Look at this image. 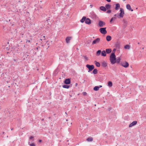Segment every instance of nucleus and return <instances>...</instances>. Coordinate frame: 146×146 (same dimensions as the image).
Returning a JSON list of instances; mask_svg holds the SVG:
<instances>
[{
    "instance_id": "1",
    "label": "nucleus",
    "mask_w": 146,
    "mask_h": 146,
    "mask_svg": "<svg viewBox=\"0 0 146 146\" xmlns=\"http://www.w3.org/2000/svg\"><path fill=\"white\" fill-rule=\"evenodd\" d=\"M110 60L111 63L112 64H113L115 63L117 64L119 63L121 60V58L120 57H117L116 59V56L110 58Z\"/></svg>"
},
{
    "instance_id": "2",
    "label": "nucleus",
    "mask_w": 146,
    "mask_h": 146,
    "mask_svg": "<svg viewBox=\"0 0 146 146\" xmlns=\"http://www.w3.org/2000/svg\"><path fill=\"white\" fill-rule=\"evenodd\" d=\"M120 13L119 14H118L117 17L119 19L120 18H122L125 14L124 11L123 9L122 8H120Z\"/></svg>"
},
{
    "instance_id": "3",
    "label": "nucleus",
    "mask_w": 146,
    "mask_h": 146,
    "mask_svg": "<svg viewBox=\"0 0 146 146\" xmlns=\"http://www.w3.org/2000/svg\"><path fill=\"white\" fill-rule=\"evenodd\" d=\"M86 66L88 69V72L92 71L94 68V66L93 65H90V64H87L86 65Z\"/></svg>"
},
{
    "instance_id": "4",
    "label": "nucleus",
    "mask_w": 146,
    "mask_h": 146,
    "mask_svg": "<svg viewBox=\"0 0 146 146\" xmlns=\"http://www.w3.org/2000/svg\"><path fill=\"white\" fill-rule=\"evenodd\" d=\"M120 64L123 67L125 68H127L129 66L128 63L126 61L121 62Z\"/></svg>"
},
{
    "instance_id": "5",
    "label": "nucleus",
    "mask_w": 146,
    "mask_h": 146,
    "mask_svg": "<svg viewBox=\"0 0 146 146\" xmlns=\"http://www.w3.org/2000/svg\"><path fill=\"white\" fill-rule=\"evenodd\" d=\"M106 28V27L101 28L99 29V31L102 34H106L107 33Z\"/></svg>"
},
{
    "instance_id": "6",
    "label": "nucleus",
    "mask_w": 146,
    "mask_h": 146,
    "mask_svg": "<svg viewBox=\"0 0 146 146\" xmlns=\"http://www.w3.org/2000/svg\"><path fill=\"white\" fill-rule=\"evenodd\" d=\"M71 78H68L65 79L64 81V84L67 85L71 83Z\"/></svg>"
},
{
    "instance_id": "7",
    "label": "nucleus",
    "mask_w": 146,
    "mask_h": 146,
    "mask_svg": "<svg viewBox=\"0 0 146 146\" xmlns=\"http://www.w3.org/2000/svg\"><path fill=\"white\" fill-rule=\"evenodd\" d=\"M90 17L94 19H96V18L97 16L94 12H92L90 13Z\"/></svg>"
},
{
    "instance_id": "8",
    "label": "nucleus",
    "mask_w": 146,
    "mask_h": 146,
    "mask_svg": "<svg viewBox=\"0 0 146 146\" xmlns=\"http://www.w3.org/2000/svg\"><path fill=\"white\" fill-rule=\"evenodd\" d=\"M106 24V23L101 20L99 21L98 25L99 27H102L104 26Z\"/></svg>"
},
{
    "instance_id": "9",
    "label": "nucleus",
    "mask_w": 146,
    "mask_h": 146,
    "mask_svg": "<svg viewBox=\"0 0 146 146\" xmlns=\"http://www.w3.org/2000/svg\"><path fill=\"white\" fill-rule=\"evenodd\" d=\"M100 41V39L99 38H97L94 40L92 42V44L93 45L94 44L98 43Z\"/></svg>"
},
{
    "instance_id": "10",
    "label": "nucleus",
    "mask_w": 146,
    "mask_h": 146,
    "mask_svg": "<svg viewBox=\"0 0 146 146\" xmlns=\"http://www.w3.org/2000/svg\"><path fill=\"white\" fill-rule=\"evenodd\" d=\"M116 50V48H114L112 51V52L111 54H110V58H111V57H114V56H116L115 54V51Z\"/></svg>"
},
{
    "instance_id": "11",
    "label": "nucleus",
    "mask_w": 146,
    "mask_h": 146,
    "mask_svg": "<svg viewBox=\"0 0 146 146\" xmlns=\"http://www.w3.org/2000/svg\"><path fill=\"white\" fill-rule=\"evenodd\" d=\"M137 121H134L131 123H130L129 125V127H131L136 125L137 123Z\"/></svg>"
},
{
    "instance_id": "12",
    "label": "nucleus",
    "mask_w": 146,
    "mask_h": 146,
    "mask_svg": "<svg viewBox=\"0 0 146 146\" xmlns=\"http://www.w3.org/2000/svg\"><path fill=\"white\" fill-rule=\"evenodd\" d=\"M85 23L86 24L90 25L91 23V20L89 18H86Z\"/></svg>"
},
{
    "instance_id": "13",
    "label": "nucleus",
    "mask_w": 146,
    "mask_h": 146,
    "mask_svg": "<svg viewBox=\"0 0 146 146\" xmlns=\"http://www.w3.org/2000/svg\"><path fill=\"white\" fill-rule=\"evenodd\" d=\"M101 66L104 68H105L107 66L106 62L105 61H103L101 63Z\"/></svg>"
},
{
    "instance_id": "14",
    "label": "nucleus",
    "mask_w": 146,
    "mask_h": 146,
    "mask_svg": "<svg viewBox=\"0 0 146 146\" xmlns=\"http://www.w3.org/2000/svg\"><path fill=\"white\" fill-rule=\"evenodd\" d=\"M72 38V37L71 36H68L66 38V43H68L70 42V40H71Z\"/></svg>"
},
{
    "instance_id": "15",
    "label": "nucleus",
    "mask_w": 146,
    "mask_h": 146,
    "mask_svg": "<svg viewBox=\"0 0 146 146\" xmlns=\"http://www.w3.org/2000/svg\"><path fill=\"white\" fill-rule=\"evenodd\" d=\"M127 9L129 10V11H133V10L131 9V6L129 4H128L126 5V6Z\"/></svg>"
},
{
    "instance_id": "16",
    "label": "nucleus",
    "mask_w": 146,
    "mask_h": 146,
    "mask_svg": "<svg viewBox=\"0 0 146 146\" xmlns=\"http://www.w3.org/2000/svg\"><path fill=\"white\" fill-rule=\"evenodd\" d=\"M100 9L101 10L103 11H106V9L105 7L103 6H102L100 7Z\"/></svg>"
},
{
    "instance_id": "17",
    "label": "nucleus",
    "mask_w": 146,
    "mask_h": 146,
    "mask_svg": "<svg viewBox=\"0 0 146 146\" xmlns=\"http://www.w3.org/2000/svg\"><path fill=\"white\" fill-rule=\"evenodd\" d=\"M120 4L118 3H116L115 4V10H118L120 8Z\"/></svg>"
},
{
    "instance_id": "18",
    "label": "nucleus",
    "mask_w": 146,
    "mask_h": 146,
    "mask_svg": "<svg viewBox=\"0 0 146 146\" xmlns=\"http://www.w3.org/2000/svg\"><path fill=\"white\" fill-rule=\"evenodd\" d=\"M86 17L84 16L82 17V19L80 20V22L82 23H83L84 22H85Z\"/></svg>"
},
{
    "instance_id": "19",
    "label": "nucleus",
    "mask_w": 146,
    "mask_h": 146,
    "mask_svg": "<svg viewBox=\"0 0 146 146\" xmlns=\"http://www.w3.org/2000/svg\"><path fill=\"white\" fill-rule=\"evenodd\" d=\"M111 39V37L110 35H108L106 36V39L108 41H110Z\"/></svg>"
},
{
    "instance_id": "20",
    "label": "nucleus",
    "mask_w": 146,
    "mask_h": 146,
    "mask_svg": "<svg viewBox=\"0 0 146 146\" xmlns=\"http://www.w3.org/2000/svg\"><path fill=\"white\" fill-rule=\"evenodd\" d=\"M106 53L108 54H110L111 52V48H107L106 50Z\"/></svg>"
},
{
    "instance_id": "21",
    "label": "nucleus",
    "mask_w": 146,
    "mask_h": 146,
    "mask_svg": "<svg viewBox=\"0 0 146 146\" xmlns=\"http://www.w3.org/2000/svg\"><path fill=\"white\" fill-rule=\"evenodd\" d=\"M62 87L63 88H66V89H68L70 87V86L68 85L67 84H64L62 85Z\"/></svg>"
},
{
    "instance_id": "22",
    "label": "nucleus",
    "mask_w": 146,
    "mask_h": 146,
    "mask_svg": "<svg viewBox=\"0 0 146 146\" xmlns=\"http://www.w3.org/2000/svg\"><path fill=\"white\" fill-rule=\"evenodd\" d=\"M115 47L117 49H119L120 44L119 43H118V42H116L115 44Z\"/></svg>"
},
{
    "instance_id": "23",
    "label": "nucleus",
    "mask_w": 146,
    "mask_h": 146,
    "mask_svg": "<svg viewBox=\"0 0 146 146\" xmlns=\"http://www.w3.org/2000/svg\"><path fill=\"white\" fill-rule=\"evenodd\" d=\"M105 7L106 9H109L111 8V5L109 4H106V5Z\"/></svg>"
},
{
    "instance_id": "24",
    "label": "nucleus",
    "mask_w": 146,
    "mask_h": 146,
    "mask_svg": "<svg viewBox=\"0 0 146 146\" xmlns=\"http://www.w3.org/2000/svg\"><path fill=\"white\" fill-rule=\"evenodd\" d=\"M106 52L105 50H103L101 52V55L103 56H106Z\"/></svg>"
},
{
    "instance_id": "25",
    "label": "nucleus",
    "mask_w": 146,
    "mask_h": 146,
    "mask_svg": "<svg viewBox=\"0 0 146 146\" xmlns=\"http://www.w3.org/2000/svg\"><path fill=\"white\" fill-rule=\"evenodd\" d=\"M45 22L46 23H47L49 25H50L51 24V23L50 21V20L49 19H47Z\"/></svg>"
},
{
    "instance_id": "26",
    "label": "nucleus",
    "mask_w": 146,
    "mask_h": 146,
    "mask_svg": "<svg viewBox=\"0 0 146 146\" xmlns=\"http://www.w3.org/2000/svg\"><path fill=\"white\" fill-rule=\"evenodd\" d=\"M94 62H95V64H96V65L97 67H99L100 66V64L99 62H98L96 61H94Z\"/></svg>"
},
{
    "instance_id": "27",
    "label": "nucleus",
    "mask_w": 146,
    "mask_h": 146,
    "mask_svg": "<svg viewBox=\"0 0 146 146\" xmlns=\"http://www.w3.org/2000/svg\"><path fill=\"white\" fill-rule=\"evenodd\" d=\"M113 85V84L111 81H108V86L109 87H111Z\"/></svg>"
},
{
    "instance_id": "28",
    "label": "nucleus",
    "mask_w": 146,
    "mask_h": 146,
    "mask_svg": "<svg viewBox=\"0 0 146 146\" xmlns=\"http://www.w3.org/2000/svg\"><path fill=\"white\" fill-rule=\"evenodd\" d=\"M98 70L96 69H94L93 71L91 73H93L94 74H96L98 73Z\"/></svg>"
},
{
    "instance_id": "29",
    "label": "nucleus",
    "mask_w": 146,
    "mask_h": 146,
    "mask_svg": "<svg viewBox=\"0 0 146 146\" xmlns=\"http://www.w3.org/2000/svg\"><path fill=\"white\" fill-rule=\"evenodd\" d=\"M86 140L88 142L92 141L93 140V138L92 137H88L87 139Z\"/></svg>"
},
{
    "instance_id": "30",
    "label": "nucleus",
    "mask_w": 146,
    "mask_h": 146,
    "mask_svg": "<svg viewBox=\"0 0 146 146\" xmlns=\"http://www.w3.org/2000/svg\"><path fill=\"white\" fill-rule=\"evenodd\" d=\"M101 51L100 50H98L96 52V55L97 56H99L100 55L101 53Z\"/></svg>"
},
{
    "instance_id": "31",
    "label": "nucleus",
    "mask_w": 146,
    "mask_h": 146,
    "mask_svg": "<svg viewBox=\"0 0 146 146\" xmlns=\"http://www.w3.org/2000/svg\"><path fill=\"white\" fill-rule=\"evenodd\" d=\"M93 90L95 91H97L98 90H99V87H98V86H95Z\"/></svg>"
},
{
    "instance_id": "32",
    "label": "nucleus",
    "mask_w": 146,
    "mask_h": 146,
    "mask_svg": "<svg viewBox=\"0 0 146 146\" xmlns=\"http://www.w3.org/2000/svg\"><path fill=\"white\" fill-rule=\"evenodd\" d=\"M28 144L30 146H36L35 144L34 143H31L29 141L28 142Z\"/></svg>"
},
{
    "instance_id": "33",
    "label": "nucleus",
    "mask_w": 146,
    "mask_h": 146,
    "mask_svg": "<svg viewBox=\"0 0 146 146\" xmlns=\"http://www.w3.org/2000/svg\"><path fill=\"white\" fill-rule=\"evenodd\" d=\"M124 48L125 49H129L130 48V46L129 45L127 44L125 46Z\"/></svg>"
},
{
    "instance_id": "34",
    "label": "nucleus",
    "mask_w": 146,
    "mask_h": 146,
    "mask_svg": "<svg viewBox=\"0 0 146 146\" xmlns=\"http://www.w3.org/2000/svg\"><path fill=\"white\" fill-rule=\"evenodd\" d=\"M116 19V17H115L112 18L110 21V22L111 23L113 20H114Z\"/></svg>"
},
{
    "instance_id": "35",
    "label": "nucleus",
    "mask_w": 146,
    "mask_h": 146,
    "mask_svg": "<svg viewBox=\"0 0 146 146\" xmlns=\"http://www.w3.org/2000/svg\"><path fill=\"white\" fill-rule=\"evenodd\" d=\"M123 21L124 24H127V21H126L125 19H123Z\"/></svg>"
},
{
    "instance_id": "36",
    "label": "nucleus",
    "mask_w": 146,
    "mask_h": 146,
    "mask_svg": "<svg viewBox=\"0 0 146 146\" xmlns=\"http://www.w3.org/2000/svg\"><path fill=\"white\" fill-rule=\"evenodd\" d=\"M82 56L84 57V58L86 60H88V58L86 56H84L83 55Z\"/></svg>"
},
{
    "instance_id": "37",
    "label": "nucleus",
    "mask_w": 146,
    "mask_h": 146,
    "mask_svg": "<svg viewBox=\"0 0 146 146\" xmlns=\"http://www.w3.org/2000/svg\"><path fill=\"white\" fill-rule=\"evenodd\" d=\"M29 139H33V141L34 140V139H34V137L33 136H30L29 137Z\"/></svg>"
},
{
    "instance_id": "38",
    "label": "nucleus",
    "mask_w": 146,
    "mask_h": 146,
    "mask_svg": "<svg viewBox=\"0 0 146 146\" xmlns=\"http://www.w3.org/2000/svg\"><path fill=\"white\" fill-rule=\"evenodd\" d=\"M106 12L108 13H110L111 12V10H108Z\"/></svg>"
},
{
    "instance_id": "39",
    "label": "nucleus",
    "mask_w": 146,
    "mask_h": 146,
    "mask_svg": "<svg viewBox=\"0 0 146 146\" xmlns=\"http://www.w3.org/2000/svg\"><path fill=\"white\" fill-rule=\"evenodd\" d=\"M82 94L84 96H86L87 94V93L86 92H83L82 93Z\"/></svg>"
},
{
    "instance_id": "40",
    "label": "nucleus",
    "mask_w": 146,
    "mask_h": 146,
    "mask_svg": "<svg viewBox=\"0 0 146 146\" xmlns=\"http://www.w3.org/2000/svg\"><path fill=\"white\" fill-rule=\"evenodd\" d=\"M112 109V107H110V108H109L108 109V111H110Z\"/></svg>"
},
{
    "instance_id": "41",
    "label": "nucleus",
    "mask_w": 146,
    "mask_h": 146,
    "mask_svg": "<svg viewBox=\"0 0 146 146\" xmlns=\"http://www.w3.org/2000/svg\"><path fill=\"white\" fill-rule=\"evenodd\" d=\"M127 25V24H124L123 25V28H125L126 27Z\"/></svg>"
},
{
    "instance_id": "42",
    "label": "nucleus",
    "mask_w": 146,
    "mask_h": 146,
    "mask_svg": "<svg viewBox=\"0 0 146 146\" xmlns=\"http://www.w3.org/2000/svg\"><path fill=\"white\" fill-rule=\"evenodd\" d=\"M13 60L16 62H18V60L17 59H13Z\"/></svg>"
},
{
    "instance_id": "43",
    "label": "nucleus",
    "mask_w": 146,
    "mask_h": 146,
    "mask_svg": "<svg viewBox=\"0 0 146 146\" xmlns=\"http://www.w3.org/2000/svg\"><path fill=\"white\" fill-rule=\"evenodd\" d=\"M31 41L30 40H27L26 42H29V43H31Z\"/></svg>"
},
{
    "instance_id": "44",
    "label": "nucleus",
    "mask_w": 146,
    "mask_h": 146,
    "mask_svg": "<svg viewBox=\"0 0 146 146\" xmlns=\"http://www.w3.org/2000/svg\"><path fill=\"white\" fill-rule=\"evenodd\" d=\"M42 141V140L41 139H39V140H38V142H39V143H41Z\"/></svg>"
},
{
    "instance_id": "45",
    "label": "nucleus",
    "mask_w": 146,
    "mask_h": 146,
    "mask_svg": "<svg viewBox=\"0 0 146 146\" xmlns=\"http://www.w3.org/2000/svg\"><path fill=\"white\" fill-rule=\"evenodd\" d=\"M117 15H117V14H115L114 15V16L115 17H117Z\"/></svg>"
},
{
    "instance_id": "46",
    "label": "nucleus",
    "mask_w": 146,
    "mask_h": 146,
    "mask_svg": "<svg viewBox=\"0 0 146 146\" xmlns=\"http://www.w3.org/2000/svg\"><path fill=\"white\" fill-rule=\"evenodd\" d=\"M98 87H99V88H100L102 87V86H101V85H100L99 86H98Z\"/></svg>"
},
{
    "instance_id": "47",
    "label": "nucleus",
    "mask_w": 146,
    "mask_h": 146,
    "mask_svg": "<svg viewBox=\"0 0 146 146\" xmlns=\"http://www.w3.org/2000/svg\"><path fill=\"white\" fill-rule=\"evenodd\" d=\"M78 85V83H76L75 84V86L76 87Z\"/></svg>"
},
{
    "instance_id": "48",
    "label": "nucleus",
    "mask_w": 146,
    "mask_h": 146,
    "mask_svg": "<svg viewBox=\"0 0 146 146\" xmlns=\"http://www.w3.org/2000/svg\"><path fill=\"white\" fill-rule=\"evenodd\" d=\"M90 6H91V8H92V7L93 6V5H90Z\"/></svg>"
},
{
    "instance_id": "49",
    "label": "nucleus",
    "mask_w": 146,
    "mask_h": 146,
    "mask_svg": "<svg viewBox=\"0 0 146 146\" xmlns=\"http://www.w3.org/2000/svg\"><path fill=\"white\" fill-rule=\"evenodd\" d=\"M43 37H44V39H45V36H43Z\"/></svg>"
},
{
    "instance_id": "50",
    "label": "nucleus",
    "mask_w": 146,
    "mask_h": 146,
    "mask_svg": "<svg viewBox=\"0 0 146 146\" xmlns=\"http://www.w3.org/2000/svg\"><path fill=\"white\" fill-rule=\"evenodd\" d=\"M13 128H11V130H13Z\"/></svg>"
},
{
    "instance_id": "51",
    "label": "nucleus",
    "mask_w": 146,
    "mask_h": 146,
    "mask_svg": "<svg viewBox=\"0 0 146 146\" xmlns=\"http://www.w3.org/2000/svg\"><path fill=\"white\" fill-rule=\"evenodd\" d=\"M49 47V46H48V47L46 48V49H48V48Z\"/></svg>"
},
{
    "instance_id": "52",
    "label": "nucleus",
    "mask_w": 146,
    "mask_h": 146,
    "mask_svg": "<svg viewBox=\"0 0 146 146\" xmlns=\"http://www.w3.org/2000/svg\"><path fill=\"white\" fill-rule=\"evenodd\" d=\"M49 94H51V92H49Z\"/></svg>"
},
{
    "instance_id": "53",
    "label": "nucleus",
    "mask_w": 146,
    "mask_h": 146,
    "mask_svg": "<svg viewBox=\"0 0 146 146\" xmlns=\"http://www.w3.org/2000/svg\"><path fill=\"white\" fill-rule=\"evenodd\" d=\"M44 120V119H42V121H43Z\"/></svg>"
},
{
    "instance_id": "54",
    "label": "nucleus",
    "mask_w": 146,
    "mask_h": 146,
    "mask_svg": "<svg viewBox=\"0 0 146 146\" xmlns=\"http://www.w3.org/2000/svg\"><path fill=\"white\" fill-rule=\"evenodd\" d=\"M66 121H68V119H66Z\"/></svg>"
},
{
    "instance_id": "55",
    "label": "nucleus",
    "mask_w": 146,
    "mask_h": 146,
    "mask_svg": "<svg viewBox=\"0 0 146 146\" xmlns=\"http://www.w3.org/2000/svg\"><path fill=\"white\" fill-rule=\"evenodd\" d=\"M67 124H68V125H69V123H68V122H67Z\"/></svg>"
},
{
    "instance_id": "56",
    "label": "nucleus",
    "mask_w": 146,
    "mask_h": 146,
    "mask_svg": "<svg viewBox=\"0 0 146 146\" xmlns=\"http://www.w3.org/2000/svg\"><path fill=\"white\" fill-rule=\"evenodd\" d=\"M70 95V97H71L72 96L71 95Z\"/></svg>"
},
{
    "instance_id": "57",
    "label": "nucleus",
    "mask_w": 146,
    "mask_h": 146,
    "mask_svg": "<svg viewBox=\"0 0 146 146\" xmlns=\"http://www.w3.org/2000/svg\"><path fill=\"white\" fill-rule=\"evenodd\" d=\"M65 113L66 114H67V113L66 112H65Z\"/></svg>"
},
{
    "instance_id": "58",
    "label": "nucleus",
    "mask_w": 146,
    "mask_h": 146,
    "mask_svg": "<svg viewBox=\"0 0 146 146\" xmlns=\"http://www.w3.org/2000/svg\"><path fill=\"white\" fill-rule=\"evenodd\" d=\"M1 109V106H0V110Z\"/></svg>"
},
{
    "instance_id": "59",
    "label": "nucleus",
    "mask_w": 146,
    "mask_h": 146,
    "mask_svg": "<svg viewBox=\"0 0 146 146\" xmlns=\"http://www.w3.org/2000/svg\"><path fill=\"white\" fill-rule=\"evenodd\" d=\"M70 124H71V125H72V123H71H71H70Z\"/></svg>"
},
{
    "instance_id": "60",
    "label": "nucleus",
    "mask_w": 146,
    "mask_h": 146,
    "mask_svg": "<svg viewBox=\"0 0 146 146\" xmlns=\"http://www.w3.org/2000/svg\"><path fill=\"white\" fill-rule=\"evenodd\" d=\"M10 87V86H8V87H9V88Z\"/></svg>"
},
{
    "instance_id": "61",
    "label": "nucleus",
    "mask_w": 146,
    "mask_h": 146,
    "mask_svg": "<svg viewBox=\"0 0 146 146\" xmlns=\"http://www.w3.org/2000/svg\"><path fill=\"white\" fill-rule=\"evenodd\" d=\"M4 132H3V134H4Z\"/></svg>"
},
{
    "instance_id": "62",
    "label": "nucleus",
    "mask_w": 146,
    "mask_h": 146,
    "mask_svg": "<svg viewBox=\"0 0 146 146\" xmlns=\"http://www.w3.org/2000/svg\"><path fill=\"white\" fill-rule=\"evenodd\" d=\"M138 44H139V42H138Z\"/></svg>"
},
{
    "instance_id": "63",
    "label": "nucleus",
    "mask_w": 146,
    "mask_h": 146,
    "mask_svg": "<svg viewBox=\"0 0 146 146\" xmlns=\"http://www.w3.org/2000/svg\"><path fill=\"white\" fill-rule=\"evenodd\" d=\"M90 43V42H88V43Z\"/></svg>"
},
{
    "instance_id": "64",
    "label": "nucleus",
    "mask_w": 146,
    "mask_h": 146,
    "mask_svg": "<svg viewBox=\"0 0 146 146\" xmlns=\"http://www.w3.org/2000/svg\"><path fill=\"white\" fill-rule=\"evenodd\" d=\"M90 43V42H88V43Z\"/></svg>"
}]
</instances>
